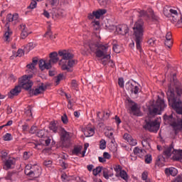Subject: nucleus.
<instances>
[{"instance_id": "f257e3e1", "label": "nucleus", "mask_w": 182, "mask_h": 182, "mask_svg": "<svg viewBox=\"0 0 182 182\" xmlns=\"http://www.w3.org/2000/svg\"><path fill=\"white\" fill-rule=\"evenodd\" d=\"M169 106L176 110V114L172 113L171 115H164L165 123L170 124L175 133L177 134L182 129V102L177 99L174 90L169 87L166 92Z\"/></svg>"}, {"instance_id": "f03ea898", "label": "nucleus", "mask_w": 182, "mask_h": 182, "mask_svg": "<svg viewBox=\"0 0 182 182\" xmlns=\"http://www.w3.org/2000/svg\"><path fill=\"white\" fill-rule=\"evenodd\" d=\"M109 50V46L97 45L93 41H87L84 43V49L82 50V55H87L88 53H95L96 57L99 58L100 63L107 65L110 62V54L107 53Z\"/></svg>"}, {"instance_id": "7ed1b4c3", "label": "nucleus", "mask_w": 182, "mask_h": 182, "mask_svg": "<svg viewBox=\"0 0 182 182\" xmlns=\"http://www.w3.org/2000/svg\"><path fill=\"white\" fill-rule=\"evenodd\" d=\"M167 107V105L164 100H161L159 97L156 102L151 105L149 109V117L145 119V124L144 129L149 132H157L160 129V119L157 118L152 121L150 116H156V114H161V112Z\"/></svg>"}, {"instance_id": "20e7f679", "label": "nucleus", "mask_w": 182, "mask_h": 182, "mask_svg": "<svg viewBox=\"0 0 182 182\" xmlns=\"http://www.w3.org/2000/svg\"><path fill=\"white\" fill-rule=\"evenodd\" d=\"M58 55L62 58L59 62V65H60L63 70L70 72V68H73L77 63L76 60H73L74 55L69 50H63L59 51Z\"/></svg>"}, {"instance_id": "39448f33", "label": "nucleus", "mask_w": 182, "mask_h": 182, "mask_svg": "<svg viewBox=\"0 0 182 182\" xmlns=\"http://www.w3.org/2000/svg\"><path fill=\"white\" fill-rule=\"evenodd\" d=\"M133 31L136 49L141 53V42L143 41V35L144 33V23L143 20H138L134 23Z\"/></svg>"}, {"instance_id": "423d86ee", "label": "nucleus", "mask_w": 182, "mask_h": 182, "mask_svg": "<svg viewBox=\"0 0 182 182\" xmlns=\"http://www.w3.org/2000/svg\"><path fill=\"white\" fill-rule=\"evenodd\" d=\"M19 18V15L18 14H9L6 16V23L5 24L6 32L4 33V41L6 42H9L11 41V37L12 36V30L10 28L11 25L9 22H12L14 25H16L18 23V19Z\"/></svg>"}, {"instance_id": "0eeeda50", "label": "nucleus", "mask_w": 182, "mask_h": 182, "mask_svg": "<svg viewBox=\"0 0 182 182\" xmlns=\"http://www.w3.org/2000/svg\"><path fill=\"white\" fill-rule=\"evenodd\" d=\"M32 77V74L28 75H23L22 77L19 78L18 83L20 87H23L26 90H29L31 87H32L33 82L31 81V78Z\"/></svg>"}, {"instance_id": "6e6552de", "label": "nucleus", "mask_w": 182, "mask_h": 182, "mask_svg": "<svg viewBox=\"0 0 182 182\" xmlns=\"http://www.w3.org/2000/svg\"><path fill=\"white\" fill-rule=\"evenodd\" d=\"M139 16L141 18H144V19H146V21H159V18L154 14V12L152 9H149L148 12L145 11L144 10H141L139 11Z\"/></svg>"}, {"instance_id": "1a4fd4ad", "label": "nucleus", "mask_w": 182, "mask_h": 182, "mask_svg": "<svg viewBox=\"0 0 182 182\" xmlns=\"http://www.w3.org/2000/svg\"><path fill=\"white\" fill-rule=\"evenodd\" d=\"M125 87L127 90H130V92H132V93H134V95H139V92H140L139 84L135 81L134 82H127L125 85Z\"/></svg>"}, {"instance_id": "9d476101", "label": "nucleus", "mask_w": 182, "mask_h": 182, "mask_svg": "<svg viewBox=\"0 0 182 182\" xmlns=\"http://www.w3.org/2000/svg\"><path fill=\"white\" fill-rule=\"evenodd\" d=\"M4 166L3 168L4 170H11V168H14V166H15V163H16V160L15 158L9 157L7 159H4L3 161Z\"/></svg>"}, {"instance_id": "9b49d317", "label": "nucleus", "mask_w": 182, "mask_h": 182, "mask_svg": "<svg viewBox=\"0 0 182 182\" xmlns=\"http://www.w3.org/2000/svg\"><path fill=\"white\" fill-rule=\"evenodd\" d=\"M130 113L134 116H141V112H140L139 105H137V103L132 101H131Z\"/></svg>"}, {"instance_id": "f8f14e48", "label": "nucleus", "mask_w": 182, "mask_h": 182, "mask_svg": "<svg viewBox=\"0 0 182 182\" xmlns=\"http://www.w3.org/2000/svg\"><path fill=\"white\" fill-rule=\"evenodd\" d=\"M60 136L61 139V141H63V144H65L66 141H69L70 140V133L68 132L65 128H63L60 132Z\"/></svg>"}, {"instance_id": "ddd939ff", "label": "nucleus", "mask_w": 182, "mask_h": 182, "mask_svg": "<svg viewBox=\"0 0 182 182\" xmlns=\"http://www.w3.org/2000/svg\"><path fill=\"white\" fill-rule=\"evenodd\" d=\"M116 31L119 35H127L129 33V26L126 24L119 25L116 27Z\"/></svg>"}, {"instance_id": "4468645a", "label": "nucleus", "mask_w": 182, "mask_h": 182, "mask_svg": "<svg viewBox=\"0 0 182 182\" xmlns=\"http://www.w3.org/2000/svg\"><path fill=\"white\" fill-rule=\"evenodd\" d=\"M49 129L53 132V133H60L63 127L59 126L55 121H53L50 123Z\"/></svg>"}, {"instance_id": "2eb2a0df", "label": "nucleus", "mask_w": 182, "mask_h": 182, "mask_svg": "<svg viewBox=\"0 0 182 182\" xmlns=\"http://www.w3.org/2000/svg\"><path fill=\"white\" fill-rule=\"evenodd\" d=\"M36 65H38V60L33 59L32 63L26 65V73H31L32 75L36 70V68L35 67Z\"/></svg>"}, {"instance_id": "dca6fc26", "label": "nucleus", "mask_w": 182, "mask_h": 182, "mask_svg": "<svg viewBox=\"0 0 182 182\" xmlns=\"http://www.w3.org/2000/svg\"><path fill=\"white\" fill-rule=\"evenodd\" d=\"M21 86L17 85L14 89H12L10 92L9 93V99H14L15 96H18L19 93L21 92Z\"/></svg>"}, {"instance_id": "f3484780", "label": "nucleus", "mask_w": 182, "mask_h": 182, "mask_svg": "<svg viewBox=\"0 0 182 182\" xmlns=\"http://www.w3.org/2000/svg\"><path fill=\"white\" fill-rule=\"evenodd\" d=\"M59 61V58H58V53L53 52L50 53V60L48 61V63L50 65V68H52V65L53 63H58Z\"/></svg>"}, {"instance_id": "a211bd4d", "label": "nucleus", "mask_w": 182, "mask_h": 182, "mask_svg": "<svg viewBox=\"0 0 182 182\" xmlns=\"http://www.w3.org/2000/svg\"><path fill=\"white\" fill-rule=\"evenodd\" d=\"M133 151L134 156H137V157H139V159H143L146 154V151L144 149H140L139 146H136Z\"/></svg>"}, {"instance_id": "6ab92c4d", "label": "nucleus", "mask_w": 182, "mask_h": 182, "mask_svg": "<svg viewBox=\"0 0 182 182\" xmlns=\"http://www.w3.org/2000/svg\"><path fill=\"white\" fill-rule=\"evenodd\" d=\"M173 151H174V146H173V144H171L164 149V155L168 158L171 157V156H173Z\"/></svg>"}, {"instance_id": "aec40b11", "label": "nucleus", "mask_w": 182, "mask_h": 182, "mask_svg": "<svg viewBox=\"0 0 182 182\" xmlns=\"http://www.w3.org/2000/svg\"><path fill=\"white\" fill-rule=\"evenodd\" d=\"M41 176V171L39 168L33 166L31 168V172L30 173L29 177H33V178H38Z\"/></svg>"}, {"instance_id": "412c9836", "label": "nucleus", "mask_w": 182, "mask_h": 182, "mask_svg": "<svg viewBox=\"0 0 182 182\" xmlns=\"http://www.w3.org/2000/svg\"><path fill=\"white\" fill-rule=\"evenodd\" d=\"M38 66L41 70H45V69H50V63L43 60H41L38 62Z\"/></svg>"}, {"instance_id": "4be33fe9", "label": "nucleus", "mask_w": 182, "mask_h": 182, "mask_svg": "<svg viewBox=\"0 0 182 182\" xmlns=\"http://www.w3.org/2000/svg\"><path fill=\"white\" fill-rule=\"evenodd\" d=\"M172 157L173 160L178 161L182 159V150L173 149Z\"/></svg>"}, {"instance_id": "5701e85b", "label": "nucleus", "mask_w": 182, "mask_h": 182, "mask_svg": "<svg viewBox=\"0 0 182 182\" xmlns=\"http://www.w3.org/2000/svg\"><path fill=\"white\" fill-rule=\"evenodd\" d=\"M20 28L21 29V39H25L29 35V33H28V28H26V25L21 24Z\"/></svg>"}, {"instance_id": "b1692460", "label": "nucleus", "mask_w": 182, "mask_h": 182, "mask_svg": "<svg viewBox=\"0 0 182 182\" xmlns=\"http://www.w3.org/2000/svg\"><path fill=\"white\" fill-rule=\"evenodd\" d=\"M168 15L173 18L174 22L178 20V12L176 9H170Z\"/></svg>"}, {"instance_id": "393cba45", "label": "nucleus", "mask_w": 182, "mask_h": 182, "mask_svg": "<svg viewBox=\"0 0 182 182\" xmlns=\"http://www.w3.org/2000/svg\"><path fill=\"white\" fill-rule=\"evenodd\" d=\"M84 134L85 137H92L95 134V129L91 127H87L85 129Z\"/></svg>"}, {"instance_id": "a878e982", "label": "nucleus", "mask_w": 182, "mask_h": 182, "mask_svg": "<svg viewBox=\"0 0 182 182\" xmlns=\"http://www.w3.org/2000/svg\"><path fill=\"white\" fill-rule=\"evenodd\" d=\"M107 12V11H106V9H98L97 11H94L95 18L99 19L100 16H103Z\"/></svg>"}, {"instance_id": "bb28decb", "label": "nucleus", "mask_w": 182, "mask_h": 182, "mask_svg": "<svg viewBox=\"0 0 182 182\" xmlns=\"http://www.w3.org/2000/svg\"><path fill=\"white\" fill-rule=\"evenodd\" d=\"M43 92H45V87L43 86V84H41L35 89L33 91V95L35 96H38V95H41V93H43Z\"/></svg>"}, {"instance_id": "cd10ccee", "label": "nucleus", "mask_w": 182, "mask_h": 182, "mask_svg": "<svg viewBox=\"0 0 182 182\" xmlns=\"http://www.w3.org/2000/svg\"><path fill=\"white\" fill-rule=\"evenodd\" d=\"M165 174L168 176H176L177 174V169L176 168H169L165 169Z\"/></svg>"}, {"instance_id": "c85d7f7f", "label": "nucleus", "mask_w": 182, "mask_h": 182, "mask_svg": "<svg viewBox=\"0 0 182 182\" xmlns=\"http://www.w3.org/2000/svg\"><path fill=\"white\" fill-rule=\"evenodd\" d=\"M105 136H106V137H108V139H109L110 142L112 144H114L116 141L114 140V136H113V132H105Z\"/></svg>"}, {"instance_id": "c756f323", "label": "nucleus", "mask_w": 182, "mask_h": 182, "mask_svg": "<svg viewBox=\"0 0 182 182\" xmlns=\"http://www.w3.org/2000/svg\"><path fill=\"white\" fill-rule=\"evenodd\" d=\"M118 177H121V178H123L125 181H127L129 180V176L127 175V172L126 171L122 170V172L118 173Z\"/></svg>"}, {"instance_id": "7c9ffc66", "label": "nucleus", "mask_w": 182, "mask_h": 182, "mask_svg": "<svg viewBox=\"0 0 182 182\" xmlns=\"http://www.w3.org/2000/svg\"><path fill=\"white\" fill-rule=\"evenodd\" d=\"M32 168H33V166H32L31 165H27L25 168V171L24 173L26 174V176H30L31 173L32 171Z\"/></svg>"}, {"instance_id": "2f4dec72", "label": "nucleus", "mask_w": 182, "mask_h": 182, "mask_svg": "<svg viewBox=\"0 0 182 182\" xmlns=\"http://www.w3.org/2000/svg\"><path fill=\"white\" fill-rule=\"evenodd\" d=\"M13 139L14 137H12V134L9 133H6L3 136V139L4 140V141H11V140H13Z\"/></svg>"}, {"instance_id": "473e14b6", "label": "nucleus", "mask_w": 182, "mask_h": 182, "mask_svg": "<svg viewBox=\"0 0 182 182\" xmlns=\"http://www.w3.org/2000/svg\"><path fill=\"white\" fill-rule=\"evenodd\" d=\"M114 170L116 172V174H115L116 177H119V173L123 171V170H122V166L120 165H116L114 167Z\"/></svg>"}, {"instance_id": "72a5a7b5", "label": "nucleus", "mask_w": 182, "mask_h": 182, "mask_svg": "<svg viewBox=\"0 0 182 182\" xmlns=\"http://www.w3.org/2000/svg\"><path fill=\"white\" fill-rule=\"evenodd\" d=\"M141 144L143 147H146V149H149V147H150V143H149V139L143 138Z\"/></svg>"}, {"instance_id": "f704fd0d", "label": "nucleus", "mask_w": 182, "mask_h": 182, "mask_svg": "<svg viewBox=\"0 0 182 182\" xmlns=\"http://www.w3.org/2000/svg\"><path fill=\"white\" fill-rule=\"evenodd\" d=\"M80 151H82V146H75L73 150V154L75 156H79V154H80Z\"/></svg>"}, {"instance_id": "c9c22d12", "label": "nucleus", "mask_w": 182, "mask_h": 182, "mask_svg": "<svg viewBox=\"0 0 182 182\" xmlns=\"http://www.w3.org/2000/svg\"><path fill=\"white\" fill-rule=\"evenodd\" d=\"M35 48V44L33 43H29L24 48V51L29 52V50H32Z\"/></svg>"}, {"instance_id": "e433bc0d", "label": "nucleus", "mask_w": 182, "mask_h": 182, "mask_svg": "<svg viewBox=\"0 0 182 182\" xmlns=\"http://www.w3.org/2000/svg\"><path fill=\"white\" fill-rule=\"evenodd\" d=\"M103 176L105 177V178H106V180H109V177H112L113 174H110L109 173V170L107 169H104L103 170Z\"/></svg>"}, {"instance_id": "4c0bfd02", "label": "nucleus", "mask_w": 182, "mask_h": 182, "mask_svg": "<svg viewBox=\"0 0 182 182\" xmlns=\"http://www.w3.org/2000/svg\"><path fill=\"white\" fill-rule=\"evenodd\" d=\"M23 55V50L18 49L17 53H14L13 56H11V58H18V56L21 58Z\"/></svg>"}, {"instance_id": "58836bf2", "label": "nucleus", "mask_w": 182, "mask_h": 182, "mask_svg": "<svg viewBox=\"0 0 182 182\" xmlns=\"http://www.w3.org/2000/svg\"><path fill=\"white\" fill-rule=\"evenodd\" d=\"M2 161L6 160L8 158V151L3 150L1 151Z\"/></svg>"}, {"instance_id": "ea45409f", "label": "nucleus", "mask_w": 182, "mask_h": 182, "mask_svg": "<svg viewBox=\"0 0 182 182\" xmlns=\"http://www.w3.org/2000/svg\"><path fill=\"white\" fill-rule=\"evenodd\" d=\"M47 4L51 6H56L59 4V0H47Z\"/></svg>"}, {"instance_id": "a19ab883", "label": "nucleus", "mask_w": 182, "mask_h": 182, "mask_svg": "<svg viewBox=\"0 0 182 182\" xmlns=\"http://www.w3.org/2000/svg\"><path fill=\"white\" fill-rule=\"evenodd\" d=\"M100 149L101 150H105V149H106V140L101 139L100 141Z\"/></svg>"}, {"instance_id": "79ce46f5", "label": "nucleus", "mask_w": 182, "mask_h": 182, "mask_svg": "<svg viewBox=\"0 0 182 182\" xmlns=\"http://www.w3.org/2000/svg\"><path fill=\"white\" fill-rule=\"evenodd\" d=\"M45 130L40 129L37 132L38 137H41V139H45Z\"/></svg>"}, {"instance_id": "37998d69", "label": "nucleus", "mask_w": 182, "mask_h": 182, "mask_svg": "<svg viewBox=\"0 0 182 182\" xmlns=\"http://www.w3.org/2000/svg\"><path fill=\"white\" fill-rule=\"evenodd\" d=\"M101 172H102V167L97 166L96 168L93 169L92 174L94 176H97V174H99V173H101Z\"/></svg>"}, {"instance_id": "c03bdc74", "label": "nucleus", "mask_w": 182, "mask_h": 182, "mask_svg": "<svg viewBox=\"0 0 182 182\" xmlns=\"http://www.w3.org/2000/svg\"><path fill=\"white\" fill-rule=\"evenodd\" d=\"M92 25L95 29V31H98L99 28H100V23L99 21H94L92 23Z\"/></svg>"}, {"instance_id": "a18cd8bd", "label": "nucleus", "mask_w": 182, "mask_h": 182, "mask_svg": "<svg viewBox=\"0 0 182 182\" xmlns=\"http://www.w3.org/2000/svg\"><path fill=\"white\" fill-rule=\"evenodd\" d=\"M36 1H37L36 0L31 1V4L28 8H30V9H35V8H36V5H38Z\"/></svg>"}, {"instance_id": "49530a36", "label": "nucleus", "mask_w": 182, "mask_h": 182, "mask_svg": "<svg viewBox=\"0 0 182 182\" xmlns=\"http://www.w3.org/2000/svg\"><path fill=\"white\" fill-rule=\"evenodd\" d=\"M16 77H15L13 74H10L9 76L8 77V80L9 82H12L13 83L16 82Z\"/></svg>"}, {"instance_id": "de8ad7c7", "label": "nucleus", "mask_w": 182, "mask_h": 182, "mask_svg": "<svg viewBox=\"0 0 182 182\" xmlns=\"http://www.w3.org/2000/svg\"><path fill=\"white\" fill-rule=\"evenodd\" d=\"M25 114L27 117H29V119H32V110H31V108H28L25 111Z\"/></svg>"}, {"instance_id": "09e8293b", "label": "nucleus", "mask_w": 182, "mask_h": 182, "mask_svg": "<svg viewBox=\"0 0 182 182\" xmlns=\"http://www.w3.org/2000/svg\"><path fill=\"white\" fill-rule=\"evenodd\" d=\"M63 80V75L62 74H59L55 80V83L56 85H59V83L60 82V80Z\"/></svg>"}, {"instance_id": "8fccbe9b", "label": "nucleus", "mask_w": 182, "mask_h": 182, "mask_svg": "<svg viewBox=\"0 0 182 182\" xmlns=\"http://www.w3.org/2000/svg\"><path fill=\"white\" fill-rule=\"evenodd\" d=\"M151 155L145 156V163H146V164H150L151 163Z\"/></svg>"}, {"instance_id": "3c124183", "label": "nucleus", "mask_w": 182, "mask_h": 182, "mask_svg": "<svg viewBox=\"0 0 182 182\" xmlns=\"http://www.w3.org/2000/svg\"><path fill=\"white\" fill-rule=\"evenodd\" d=\"M165 46H167V48H171V46H173V41H171V40H166L165 41Z\"/></svg>"}, {"instance_id": "603ef678", "label": "nucleus", "mask_w": 182, "mask_h": 182, "mask_svg": "<svg viewBox=\"0 0 182 182\" xmlns=\"http://www.w3.org/2000/svg\"><path fill=\"white\" fill-rule=\"evenodd\" d=\"M67 107L70 110H72V109H73V100H68Z\"/></svg>"}, {"instance_id": "864d4df0", "label": "nucleus", "mask_w": 182, "mask_h": 182, "mask_svg": "<svg viewBox=\"0 0 182 182\" xmlns=\"http://www.w3.org/2000/svg\"><path fill=\"white\" fill-rule=\"evenodd\" d=\"M128 143H129L130 146H136L137 145V140L133 139V137L132 139H130L128 141Z\"/></svg>"}, {"instance_id": "5fc2aeb1", "label": "nucleus", "mask_w": 182, "mask_h": 182, "mask_svg": "<svg viewBox=\"0 0 182 182\" xmlns=\"http://www.w3.org/2000/svg\"><path fill=\"white\" fill-rule=\"evenodd\" d=\"M61 120L63 122V123L64 124H68V116L66 115V114H64L62 117H61Z\"/></svg>"}, {"instance_id": "6e6d98bb", "label": "nucleus", "mask_w": 182, "mask_h": 182, "mask_svg": "<svg viewBox=\"0 0 182 182\" xmlns=\"http://www.w3.org/2000/svg\"><path fill=\"white\" fill-rule=\"evenodd\" d=\"M44 38L52 39V31L50 30H48V31L44 34Z\"/></svg>"}, {"instance_id": "4d7b16f0", "label": "nucleus", "mask_w": 182, "mask_h": 182, "mask_svg": "<svg viewBox=\"0 0 182 182\" xmlns=\"http://www.w3.org/2000/svg\"><path fill=\"white\" fill-rule=\"evenodd\" d=\"M71 87L76 90L77 89V82L75 80H73L71 82Z\"/></svg>"}, {"instance_id": "13d9d810", "label": "nucleus", "mask_w": 182, "mask_h": 182, "mask_svg": "<svg viewBox=\"0 0 182 182\" xmlns=\"http://www.w3.org/2000/svg\"><path fill=\"white\" fill-rule=\"evenodd\" d=\"M118 85L120 87H124V80L122 77L118 79Z\"/></svg>"}, {"instance_id": "bf43d9fd", "label": "nucleus", "mask_w": 182, "mask_h": 182, "mask_svg": "<svg viewBox=\"0 0 182 182\" xmlns=\"http://www.w3.org/2000/svg\"><path fill=\"white\" fill-rule=\"evenodd\" d=\"M109 117H110V112H104L102 120L103 121L107 120Z\"/></svg>"}, {"instance_id": "052dcab7", "label": "nucleus", "mask_w": 182, "mask_h": 182, "mask_svg": "<svg viewBox=\"0 0 182 182\" xmlns=\"http://www.w3.org/2000/svg\"><path fill=\"white\" fill-rule=\"evenodd\" d=\"M176 93L177 96H181L182 95V87H178L176 88Z\"/></svg>"}, {"instance_id": "680f3d73", "label": "nucleus", "mask_w": 182, "mask_h": 182, "mask_svg": "<svg viewBox=\"0 0 182 182\" xmlns=\"http://www.w3.org/2000/svg\"><path fill=\"white\" fill-rule=\"evenodd\" d=\"M148 44L149 46H154V45H156V40H154V38H150L148 40Z\"/></svg>"}, {"instance_id": "e2e57ef3", "label": "nucleus", "mask_w": 182, "mask_h": 182, "mask_svg": "<svg viewBox=\"0 0 182 182\" xmlns=\"http://www.w3.org/2000/svg\"><path fill=\"white\" fill-rule=\"evenodd\" d=\"M148 176H149V173H147V171H144L141 174L142 180H144V181H146V180H147Z\"/></svg>"}, {"instance_id": "0e129e2a", "label": "nucleus", "mask_w": 182, "mask_h": 182, "mask_svg": "<svg viewBox=\"0 0 182 182\" xmlns=\"http://www.w3.org/2000/svg\"><path fill=\"white\" fill-rule=\"evenodd\" d=\"M123 137H124V140H127V142H129V140L132 138V135H130V134H127V133L124 134V136H123Z\"/></svg>"}, {"instance_id": "69168bd1", "label": "nucleus", "mask_w": 182, "mask_h": 182, "mask_svg": "<svg viewBox=\"0 0 182 182\" xmlns=\"http://www.w3.org/2000/svg\"><path fill=\"white\" fill-rule=\"evenodd\" d=\"M23 157L25 160H28L29 159V157H31V153L25 151L23 153Z\"/></svg>"}, {"instance_id": "338daca9", "label": "nucleus", "mask_w": 182, "mask_h": 182, "mask_svg": "<svg viewBox=\"0 0 182 182\" xmlns=\"http://www.w3.org/2000/svg\"><path fill=\"white\" fill-rule=\"evenodd\" d=\"M171 182H182V175L178 176L173 181Z\"/></svg>"}, {"instance_id": "774afa93", "label": "nucleus", "mask_w": 182, "mask_h": 182, "mask_svg": "<svg viewBox=\"0 0 182 182\" xmlns=\"http://www.w3.org/2000/svg\"><path fill=\"white\" fill-rule=\"evenodd\" d=\"M52 164V161L51 160H46L43 162V165L46 166V167L50 166Z\"/></svg>"}]
</instances>
